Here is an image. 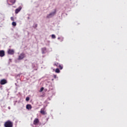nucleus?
Masks as SVG:
<instances>
[{"instance_id":"obj_22","label":"nucleus","mask_w":127,"mask_h":127,"mask_svg":"<svg viewBox=\"0 0 127 127\" xmlns=\"http://www.w3.org/2000/svg\"><path fill=\"white\" fill-rule=\"evenodd\" d=\"M43 49H44V50H46V48H44Z\"/></svg>"},{"instance_id":"obj_23","label":"nucleus","mask_w":127,"mask_h":127,"mask_svg":"<svg viewBox=\"0 0 127 127\" xmlns=\"http://www.w3.org/2000/svg\"><path fill=\"white\" fill-rule=\"evenodd\" d=\"M58 39H60V38H58Z\"/></svg>"},{"instance_id":"obj_13","label":"nucleus","mask_w":127,"mask_h":127,"mask_svg":"<svg viewBox=\"0 0 127 127\" xmlns=\"http://www.w3.org/2000/svg\"><path fill=\"white\" fill-rule=\"evenodd\" d=\"M10 2H11V3H12L13 4V3H15V0H10Z\"/></svg>"},{"instance_id":"obj_19","label":"nucleus","mask_w":127,"mask_h":127,"mask_svg":"<svg viewBox=\"0 0 127 127\" xmlns=\"http://www.w3.org/2000/svg\"><path fill=\"white\" fill-rule=\"evenodd\" d=\"M44 90V88L41 87V89H40V92H42V91H43Z\"/></svg>"},{"instance_id":"obj_12","label":"nucleus","mask_w":127,"mask_h":127,"mask_svg":"<svg viewBox=\"0 0 127 127\" xmlns=\"http://www.w3.org/2000/svg\"><path fill=\"white\" fill-rule=\"evenodd\" d=\"M56 73H60V70L59 68H56L55 70Z\"/></svg>"},{"instance_id":"obj_14","label":"nucleus","mask_w":127,"mask_h":127,"mask_svg":"<svg viewBox=\"0 0 127 127\" xmlns=\"http://www.w3.org/2000/svg\"><path fill=\"white\" fill-rule=\"evenodd\" d=\"M12 25L13 26H16V23L15 22H12Z\"/></svg>"},{"instance_id":"obj_1","label":"nucleus","mask_w":127,"mask_h":127,"mask_svg":"<svg viewBox=\"0 0 127 127\" xmlns=\"http://www.w3.org/2000/svg\"><path fill=\"white\" fill-rule=\"evenodd\" d=\"M4 127H13V123L9 120L7 121L4 124Z\"/></svg>"},{"instance_id":"obj_9","label":"nucleus","mask_w":127,"mask_h":127,"mask_svg":"<svg viewBox=\"0 0 127 127\" xmlns=\"http://www.w3.org/2000/svg\"><path fill=\"white\" fill-rule=\"evenodd\" d=\"M26 109L27 110H31V109H32V107H31V105L27 104L26 105Z\"/></svg>"},{"instance_id":"obj_3","label":"nucleus","mask_w":127,"mask_h":127,"mask_svg":"<svg viewBox=\"0 0 127 127\" xmlns=\"http://www.w3.org/2000/svg\"><path fill=\"white\" fill-rule=\"evenodd\" d=\"M55 13H56V10L47 15V18H50V17H52V16H54V15H55Z\"/></svg>"},{"instance_id":"obj_21","label":"nucleus","mask_w":127,"mask_h":127,"mask_svg":"<svg viewBox=\"0 0 127 127\" xmlns=\"http://www.w3.org/2000/svg\"><path fill=\"white\" fill-rule=\"evenodd\" d=\"M34 26L35 28H36V27H37V24H35Z\"/></svg>"},{"instance_id":"obj_10","label":"nucleus","mask_w":127,"mask_h":127,"mask_svg":"<svg viewBox=\"0 0 127 127\" xmlns=\"http://www.w3.org/2000/svg\"><path fill=\"white\" fill-rule=\"evenodd\" d=\"M40 113L42 115H46V113H45V111H44V109L42 108L41 109L40 111Z\"/></svg>"},{"instance_id":"obj_5","label":"nucleus","mask_w":127,"mask_h":127,"mask_svg":"<svg viewBox=\"0 0 127 127\" xmlns=\"http://www.w3.org/2000/svg\"><path fill=\"white\" fill-rule=\"evenodd\" d=\"M7 83V80L5 79H1L0 81V85H5V84H6Z\"/></svg>"},{"instance_id":"obj_18","label":"nucleus","mask_w":127,"mask_h":127,"mask_svg":"<svg viewBox=\"0 0 127 127\" xmlns=\"http://www.w3.org/2000/svg\"><path fill=\"white\" fill-rule=\"evenodd\" d=\"M26 101L27 102H28V101H29V97H27L26 98Z\"/></svg>"},{"instance_id":"obj_8","label":"nucleus","mask_w":127,"mask_h":127,"mask_svg":"<svg viewBox=\"0 0 127 127\" xmlns=\"http://www.w3.org/2000/svg\"><path fill=\"white\" fill-rule=\"evenodd\" d=\"M20 10H21V7L19 6L18 8L15 9V12L16 14H17Z\"/></svg>"},{"instance_id":"obj_17","label":"nucleus","mask_w":127,"mask_h":127,"mask_svg":"<svg viewBox=\"0 0 127 127\" xmlns=\"http://www.w3.org/2000/svg\"><path fill=\"white\" fill-rule=\"evenodd\" d=\"M10 19L12 21H14V18H13V17H11Z\"/></svg>"},{"instance_id":"obj_20","label":"nucleus","mask_w":127,"mask_h":127,"mask_svg":"<svg viewBox=\"0 0 127 127\" xmlns=\"http://www.w3.org/2000/svg\"><path fill=\"white\" fill-rule=\"evenodd\" d=\"M57 77V75H56V74H54V78L55 79H56Z\"/></svg>"},{"instance_id":"obj_7","label":"nucleus","mask_w":127,"mask_h":127,"mask_svg":"<svg viewBox=\"0 0 127 127\" xmlns=\"http://www.w3.org/2000/svg\"><path fill=\"white\" fill-rule=\"evenodd\" d=\"M4 51L3 50H0V57H3L4 56Z\"/></svg>"},{"instance_id":"obj_15","label":"nucleus","mask_w":127,"mask_h":127,"mask_svg":"<svg viewBox=\"0 0 127 127\" xmlns=\"http://www.w3.org/2000/svg\"><path fill=\"white\" fill-rule=\"evenodd\" d=\"M52 38H53V39H55V38H56V36H55V35H52Z\"/></svg>"},{"instance_id":"obj_6","label":"nucleus","mask_w":127,"mask_h":127,"mask_svg":"<svg viewBox=\"0 0 127 127\" xmlns=\"http://www.w3.org/2000/svg\"><path fill=\"white\" fill-rule=\"evenodd\" d=\"M7 53L10 55H13V54H14V51L13 50L9 49L8 50Z\"/></svg>"},{"instance_id":"obj_16","label":"nucleus","mask_w":127,"mask_h":127,"mask_svg":"<svg viewBox=\"0 0 127 127\" xmlns=\"http://www.w3.org/2000/svg\"><path fill=\"white\" fill-rule=\"evenodd\" d=\"M59 68H60V70H62V69H63V66H62V65H61V64H59Z\"/></svg>"},{"instance_id":"obj_4","label":"nucleus","mask_w":127,"mask_h":127,"mask_svg":"<svg viewBox=\"0 0 127 127\" xmlns=\"http://www.w3.org/2000/svg\"><path fill=\"white\" fill-rule=\"evenodd\" d=\"M39 124V119H38V118L35 119L33 121V125H34L35 126H37V125H38Z\"/></svg>"},{"instance_id":"obj_11","label":"nucleus","mask_w":127,"mask_h":127,"mask_svg":"<svg viewBox=\"0 0 127 127\" xmlns=\"http://www.w3.org/2000/svg\"><path fill=\"white\" fill-rule=\"evenodd\" d=\"M59 65H60V64H59L58 63H55L54 64V66H56V67H59Z\"/></svg>"},{"instance_id":"obj_2","label":"nucleus","mask_w":127,"mask_h":127,"mask_svg":"<svg viewBox=\"0 0 127 127\" xmlns=\"http://www.w3.org/2000/svg\"><path fill=\"white\" fill-rule=\"evenodd\" d=\"M25 57V54L22 53L18 57V60H22Z\"/></svg>"}]
</instances>
